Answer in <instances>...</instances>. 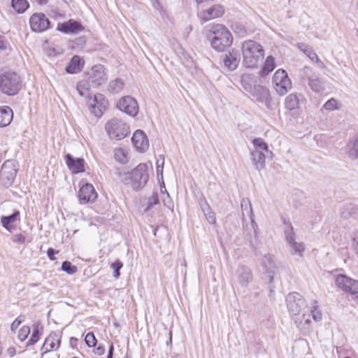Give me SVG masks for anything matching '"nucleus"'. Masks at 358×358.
<instances>
[{
	"label": "nucleus",
	"instance_id": "obj_1",
	"mask_svg": "<svg viewBox=\"0 0 358 358\" xmlns=\"http://www.w3.org/2000/svg\"><path fill=\"white\" fill-rule=\"evenodd\" d=\"M207 38L211 47L217 52H223L233 42V37L229 30L223 24H213L208 26Z\"/></svg>",
	"mask_w": 358,
	"mask_h": 358
},
{
	"label": "nucleus",
	"instance_id": "obj_2",
	"mask_svg": "<svg viewBox=\"0 0 358 358\" xmlns=\"http://www.w3.org/2000/svg\"><path fill=\"white\" fill-rule=\"evenodd\" d=\"M243 64L247 68H257L264 57L263 47L257 41L248 40L242 44Z\"/></svg>",
	"mask_w": 358,
	"mask_h": 358
},
{
	"label": "nucleus",
	"instance_id": "obj_3",
	"mask_svg": "<svg viewBox=\"0 0 358 358\" xmlns=\"http://www.w3.org/2000/svg\"><path fill=\"white\" fill-rule=\"evenodd\" d=\"M21 86V78L15 72L6 71L0 76V90L3 94L15 95L18 93Z\"/></svg>",
	"mask_w": 358,
	"mask_h": 358
},
{
	"label": "nucleus",
	"instance_id": "obj_4",
	"mask_svg": "<svg viewBox=\"0 0 358 358\" xmlns=\"http://www.w3.org/2000/svg\"><path fill=\"white\" fill-rule=\"evenodd\" d=\"M148 178L146 164H140L131 173H124L122 180H130L132 188L138 190L145 185Z\"/></svg>",
	"mask_w": 358,
	"mask_h": 358
},
{
	"label": "nucleus",
	"instance_id": "obj_5",
	"mask_svg": "<svg viewBox=\"0 0 358 358\" xmlns=\"http://www.w3.org/2000/svg\"><path fill=\"white\" fill-rule=\"evenodd\" d=\"M105 129L109 137L117 141L124 138L130 132L129 126L117 118L108 121Z\"/></svg>",
	"mask_w": 358,
	"mask_h": 358
},
{
	"label": "nucleus",
	"instance_id": "obj_6",
	"mask_svg": "<svg viewBox=\"0 0 358 358\" xmlns=\"http://www.w3.org/2000/svg\"><path fill=\"white\" fill-rule=\"evenodd\" d=\"M273 87L280 96L285 95L292 87V81L287 72L283 69H278L273 76Z\"/></svg>",
	"mask_w": 358,
	"mask_h": 358
},
{
	"label": "nucleus",
	"instance_id": "obj_7",
	"mask_svg": "<svg viewBox=\"0 0 358 358\" xmlns=\"http://www.w3.org/2000/svg\"><path fill=\"white\" fill-rule=\"evenodd\" d=\"M287 306L289 312L293 315H303L306 317V303L303 296L297 292L289 293L286 299Z\"/></svg>",
	"mask_w": 358,
	"mask_h": 358
},
{
	"label": "nucleus",
	"instance_id": "obj_8",
	"mask_svg": "<svg viewBox=\"0 0 358 358\" xmlns=\"http://www.w3.org/2000/svg\"><path fill=\"white\" fill-rule=\"evenodd\" d=\"M263 271L269 278V282H273L274 277L278 273L279 268L274 255H265L262 260Z\"/></svg>",
	"mask_w": 358,
	"mask_h": 358
},
{
	"label": "nucleus",
	"instance_id": "obj_9",
	"mask_svg": "<svg viewBox=\"0 0 358 358\" xmlns=\"http://www.w3.org/2000/svg\"><path fill=\"white\" fill-rule=\"evenodd\" d=\"M17 169L13 162L6 161L1 166L0 172V180L5 187L10 186L16 176Z\"/></svg>",
	"mask_w": 358,
	"mask_h": 358
},
{
	"label": "nucleus",
	"instance_id": "obj_10",
	"mask_svg": "<svg viewBox=\"0 0 358 358\" xmlns=\"http://www.w3.org/2000/svg\"><path fill=\"white\" fill-rule=\"evenodd\" d=\"M88 80L94 86L105 83L108 79L105 67L101 64H96L87 73Z\"/></svg>",
	"mask_w": 358,
	"mask_h": 358
},
{
	"label": "nucleus",
	"instance_id": "obj_11",
	"mask_svg": "<svg viewBox=\"0 0 358 358\" xmlns=\"http://www.w3.org/2000/svg\"><path fill=\"white\" fill-rule=\"evenodd\" d=\"M89 105L90 113L99 117L107 108L108 101L103 94L98 93L89 99Z\"/></svg>",
	"mask_w": 358,
	"mask_h": 358
},
{
	"label": "nucleus",
	"instance_id": "obj_12",
	"mask_svg": "<svg viewBox=\"0 0 358 358\" xmlns=\"http://www.w3.org/2000/svg\"><path fill=\"white\" fill-rule=\"evenodd\" d=\"M29 24L33 31L43 32L48 29L50 20L42 13H34L29 19Z\"/></svg>",
	"mask_w": 358,
	"mask_h": 358
},
{
	"label": "nucleus",
	"instance_id": "obj_13",
	"mask_svg": "<svg viewBox=\"0 0 358 358\" xmlns=\"http://www.w3.org/2000/svg\"><path fill=\"white\" fill-rule=\"evenodd\" d=\"M117 108L132 117L136 116L138 112L137 101L130 96L122 97L117 103Z\"/></svg>",
	"mask_w": 358,
	"mask_h": 358
},
{
	"label": "nucleus",
	"instance_id": "obj_14",
	"mask_svg": "<svg viewBox=\"0 0 358 358\" xmlns=\"http://www.w3.org/2000/svg\"><path fill=\"white\" fill-rule=\"evenodd\" d=\"M338 287L351 294L358 293V281L352 280L345 275H339L336 278Z\"/></svg>",
	"mask_w": 358,
	"mask_h": 358
},
{
	"label": "nucleus",
	"instance_id": "obj_15",
	"mask_svg": "<svg viewBox=\"0 0 358 358\" xmlns=\"http://www.w3.org/2000/svg\"><path fill=\"white\" fill-rule=\"evenodd\" d=\"M78 198L81 204L92 203L96 199L97 193L92 184L86 183L80 189Z\"/></svg>",
	"mask_w": 358,
	"mask_h": 358
},
{
	"label": "nucleus",
	"instance_id": "obj_16",
	"mask_svg": "<svg viewBox=\"0 0 358 358\" xmlns=\"http://www.w3.org/2000/svg\"><path fill=\"white\" fill-rule=\"evenodd\" d=\"M304 100L301 94L292 93L288 95L285 100V107L292 113V115H299V106L301 101Z\"/></svg>",
	"mask_w": 358,
	"mask_h": 358
},
{
	"label": "nucleus",
	"instance_id": "obj_17",
	"mask_svg": "<svg viewBox=\"0 0 358 358\" xmlns=\"http://www.w3.org/2000/svg\"><path fill=\"white\" fill-rule=\"evenodd\" d=\"M224 13V9L222 5L215 4L210 8L201 12L199 14V17L204 22H207L213 19L222 16Z\"/></svg>",
	"mask_w": 358,
	"mask_h": 358
},
{
	"label": "nucleus",
	"instance_id": "obj_18",
	"mask_svg": "<svg viewBox=\"0 0 358 358\" xmlns=\"http://www.w3.org/2000/svg\"><path fill=\"white\" fill-rule=\"evenodd\" d=\"M61 336L57 332H51L45 338V342L41 348L43 354L48 352L51 350H55L59 348L61 343Z\"/></svg>",
	"mask_w": 358,
	"mask_h": 358
},
{
	"label": "nucleus",
	"instance_id": "obj_19",
	"mask_svg": "<svg viewBox=\"0 0 358 358\" xmlns=\"http://www.w3.org/2000/svg\"><path fill=\"white\" fill-rule=\"evenodd\" d=\"M68 168L73 173H79L85 171V161L83 158H74L71 155L65 156Z\"/></svg>",
	"mask_w": 358,
	"mask_h": 358
},
{
	"label": "nucleus",
	"instance_id": "obj_20",
	"mask_svg": "<svg viewBox=\"0 0 358 358\" xmlns=\"http://www.w3.org/2000/svg\"><path fill=\"white\" fill-rule=\"evenodd\" d=\"M238 283L242 287H246L252 280V273L250 268L244 265L239 266L236 271Z\"/></svg>",
	"mask_w": 358,
	"mask_h": 358
},
{
	"label": "nucleus",
	"instance_id": "obj_21",
	"mask_svg": "<svg viewBox=\"0 0 358 358\" xmlns=\"http://www.w3.org/2000/svg\"><path fill=\"white\" fill-rule=\"evenodd\" d=\"M131 141L134 146L141 152H143L148 148V139L145 134L141 130H137L134 132Z\"/></svg>",
	"mask_w": 358,
	"mask_h": 358
},
{
	"label": "nucleus",
	"instance_id": "obj_22",
	"mask_svg": "<svg viewBox=\"0 0 358 358\" xmlns=\"http://www.w3.org/2000/svg\"><path fill=\"white\" fill-rule=\"evenodd\" d=\"M240 62V55L238 51L232 50L226 54L223 58V63L230 71L236 69Z\"/></svg>",
	"mask_w": 358,
	"mask_h": 358
},
{
	"label": "nucleus",
	"instance_id": "obj_23",
	"mask_svg": "<svg viewBox=\"0 0 358 358\" xmlns=\"http://www.w3.org/2000/svg\"><path fill=\"white\" fill-rule=\"evenodd\" d=\"M58 29L66 34H77L81 31L83 28L77 21L70 20L59 25Z\"/></svg>",
	"mask_w": 358,
	"mask_h": 358
},
{
	"label": "nucleus",
	"instance_id": "obj_24",
	"mask_svg": "<svg viewBox=\"0 0 358 358\" xmlns=\"http://www.w3.org/2000/svg\"><path fill=\"white\" fill-rule=\"evenodd\" d=\"M298 48L302 51L311 61L315 62L321 68L324 67V63L319 59L317 54L307 44L299 43L296 44Z\"/></svg>",
	"mask_w": 358,
	"mask_h": 358
},
{
	"label": "nucleus",
	"instance_id": "obj_25",
	"mask_svg": "<svg viewBox=\"0 0 358 358\" xmlns=\"http://www.w3.org/2000/svg\"><path fill=\"white\" fill-rule=\"evenodd\" d=\"M83 66V59L78 55H74L66 66V71L69 73H77L82 71Z\"/></svg>",
	"mask_w": 358,
	"mask_h": 358
},
{
	"label": "nucleus",
	"instance_id": "obj_26",
	"mask_svg": "<svg viewBox=\"0 0 358 358\" xmlns=\"http://www.w3.org/2000/svg\"><path fill=\"white\" fill-rule=\"evenodd\" d=\"M347 150L350 159L355 160L358 158V133L349 140Z\"/></svg>",
	"mask_w": 358,
	"mask_h": 358
},
{
	"label": "nucleus",
	"instance_id": "obj_27",
	"mask_svg": "<svg viewBox=\"0 0 358 358\" xmlns=\"http://www.w3.org/2000/svg\"><path fill=\"white\" fill-rule=\"evenodd\" d=\"M241 208L242 210L243 221H245L246 217H248L252 223L254 222V213L250 199L248 198L243 199L241 202Z\"/></svg>",
	"mask_w": 358,
	"mask_h": 358
},
{
	"label": "nucleus",
	"instance_id": "obj_28",
	"mask_svg": "<svg viewBox=\"0 0 358 358\" xmlns=\"http://www.w3.org/2000/svg\"><path fill=\"white\" fill-rule=\"evenodd\" d=\"M13 113L8 106L0 108V127H5L10 124L13 120Z\"/></svg>",
	"mask_w": 358,
	"mask_h": 358
},
{
	"label": "nucleus",
	"instance_id": "obj_29",
	"mask_svg": "<svg viewBox=\"0 0 358 358\" xmlns=\"http://www.w3.org/2000/svg\"><path fill=\"white\" fill-rule=\"evenodd\" d=\"M252 160L255 168L261 170L265 166V155L259 150H255L251 152Z\"/></svg>",
	"mask_w": 358,
	"mask_h": 358
},
{
	"label": "nucleus",
	"instance_id": "obj_30",
	"mask_svg": "<svg viewBox=\"0 0 358 358\" xmlns=\"http://www.w3.org/2000/svg\"><path fill=\"white\" fill-rule=\"evenodd\" d=\"M308 85L313 91L317 93H320L324 90L323 82L315 74L308 76Z\"/></svg>",
	"mask_w": 358,
	"mask_h": 358
},
{
	"label": "nucleus",
	"instance_id": "obj_31",
	"mask_svg": "<svg viewBox=\"0 0 358 358\" xmlns=\"http://www.w3.org/2000/svg\"><path fill=\"white\" fill-rule=\"evenodd\" d=\"M357 212V206L352 203H345L343 205L340 210L341 215L345 219L355 215Z\"/></svg>",
	"mask_w": 358,
	"mask_h": 358
},
{
	"label": "nucleus",
	"instance_id": "obj_32",
	"mask_svg": "<svg viewBox=\"0 0 358 358\" xmlns=\"http://www.w3.org/2000/svg\"><path fill=\"white\" fill-rule=\"evenodd\" d=\"M275 68V59L272 56H268L264 62V64L259 72L262 77L268 76Z\"/></svg>",
	"mask_w": 358,
	"mask_h": 358
},
{
	"label": "nucleus",
	"instance_id": "obj_33",
	"mask_svg": "<svg viewBox=\"0 0 358 358\" xmlns=\"http://www.w3.org/2000/svg\"><path fill=\"white\" fill-rule=\"evenodd\" d=\"M43 327L41 322H38L33 325V332L30 339L27 343V345H32L35 344L40 338V336L42 334Z\"/></svg>",
	"mask_w": 358,
	"mask_h": 358
},
{
	"label": "nucleus",
	"instance_id": "obj_34",
	"mask_svg": "<svg viewBox=\"0 0 358 358\" xmlns=\"http://www.w3.org/2000/svg\"><path fill=\"white\" fill-rule=\"evenodd\" d=\"M287 244L290 248V253L292 255L303 257L305 251V246L303 243L297 242L295 240L293 242H290Z\"/></svg>",
	"mask_w": 358,
	"mask_h": 358
},
{
	"label": "nucleus",
	"instance_id": "obj_35",
	"mask_svg": "<svg viewBox=\"0 0 358 358\" xmlns=\"http://www.w3.org/2000/svg\"><path fill=\"white\" fill-rule=\"evenodd\" d=\"M90 83L89 80H80L77 83V86H76L77 90H78L79 94L81 96H84L87 99H90L91 97L90 92V83Z\"/></svg>",
	"mask_w": 358,
	"mask_h": 358
},
{
	"label": "nucleus",
	"instance_id": "obj_36",
	"mask_svg": "<svg viewBox=\"0 0 358 358\" xmlns=\"http://www.w3.org/2000/svg\"><path fill=\"white\" fill-rule=\"evenodd\" d=\"M19 219L20 212L18 210H15L10 215L1 217V221L3 227L6 229H9L10 224Z\"/></svg>",
	"mask_w": 358,
	"mask_h": 358
},
{
	"label": "nucleus",
	"instance_id": "obj_37",
	"mask_svg": "<svg viewBox=\"0 0 358 358\" xmlns=\"http://www.w3.org/2000/svg\"><path fill=\"white\" fill-rule=\"evenodd\" d=\"M124 83L121 78H116L110 82L108 90L113 93H119L124 88Z\"/></svg>",
	"mask_w": 358,
	"mask_h": 358
},
{
	"label": "nucleus",
	"instance_id": "obj_38",
	"mask_svg": "<svg viewBox=\"0 0 358 358\" xmlns=\"http://www.w3.org/2000/svg\"><path fill=\"white\" fill-rule=\"evenodd\" d=\"M11 5L18 13H24L29 8V3L27 0H12Z\"/></svg>",
	"mask_w": 358,
	"mask_h": 358
},
{
	"label": "nucleus",
	"instance_id": "obj_39",
	"mask_svg": "<svg viewBox=\"0 0 358 358\" xmlns=\"http://www.w3.org/2000/svg\"><path fill=\"white\" fill-rule=\"evenodd\" d=\"M286 224V227L284 230L285 240L287 243L290 242H293L296 239V234L294 231V227H292L291 222H285Z\"/></svg>",
	"mask_w": 358,
	"mask_h": 358
},
{
	"label": "nucleus",
	"instance_id": "obj_40",
	"mask_svg": "<svg viewBox=\"0 0 358 358\" xmlns=\"http://www.w3.org/2000/svg\"><path fill=\"white\" fill-rule=\"evenodd\" d=\"M114 157L117 162L123 164L128 162L127 152L122 148L115 149Z\"/></svg>",
	"mask_w": 358,
	"mask_h": 358
},
{
	"label": "nucleus",
	"instance_id": "obj_41",
	"mask_svg": "<svg viewBox=\"0 0 358 358\" xmlns=\"http://www.w3.org/2000/svg\"><path fill=\"white\" fill-rule=\"evenodd\" d=\"M164 165V155H159L156 162V172L157 177L159 180H163V169Z\"/></svg>",
	"mask_w": 358,
	"mask_h": 358
},
{
	"label": "nucleus",
	"instance_id": "obj_42",
	"mask_svg": "<svg viewBox=\"0 0 358 358\" xmlns=\"http://www.w3.org/2000/svg\"><path fill=\"white\" fill-rule=\"evenodd\" d=\"M256 90L260 94L259 96L257 98L258 101L267 102L270 99L269 91L266 88L258 87Z\"/></svg>",
	"mask_w": 358,
	"mask_h": 358
},
{
	"label": "nucleus",
	"instance_id": "obj_43",
	"mask_svg": "<svg viewBox=\"0 0 358 358\" xmlns=\"http://www.w3.org/2000/svg\"><path fill=\"white\" fill-rule=\"evenodd\" d=\"M310 313L315 322H319L322 320V313L320 310H318L317 302L316 301H313L312 303Z\"/></svg>",
	"mask_w": 358,
	"mask_h": 358
},
{
	"label": "nucleus",
	"instance_id": "obj_44",
	"mask_svg": "<svg viewBox=\"0 0 358 358\" xmlns=\"http://www.w3.org/2000/svg\"><path fill=\"white\" fill-rule=\"evenodd\" d=\"M255 150H259L262 152L265 151L268 152V145L261 138H255L252 141Z\"/></svg>",
	"mask_w": 358,
	"mask_h": 358
},
{
	"label": "nucleus",
	"instance_id": "obj_45",
	"mask_svg": "<svg viewBox=\"0 0 358 358\" xmlns=\"http://www.w3.org/2000/svg\"><path fill=\"white\" fill-rule=\"evenodd\" d=\"M62 270L68 274H74L77 271V267L71 264L70 262L65 261L62 264Z\"/></svg>",
	"mask_w": 358,
	"mask_h": 358
},
{
	"label": "nucleus",
	"instance_id": "obj_46",
	"mask_svg": "<svg viewBox=\"0 0 358 358\" xmlns=\"http://www.w3.org/2000/svg\"><path fill=\"white\" fill-rule=\"evenodd\" d=\"M352 250L358 256V229L354 230L352 234Z\"/></svg>",
	"mask_w": 358,
	"mask_h": 358
},
{
	"label": "nucleus",
	"instance_id": "obj_47",
	"mask_svg": "<svg viewBox=\"0 0 358 358\" xmlns=\"http://www.w3.org/2000/svg\"><path fill=\"white\" fill-rule=\"evenodd\" d=\"M110 266L113 269V277L116 279L118 278L120 275V270L123 266L122 263L120 260H117L115 262L112 263Z\"/></svg>",
	"mask_w": 358,
	"mask_h": 358
},
{
	"label": "nucleus",
	"instance_id": "obj_48",
	"mask_svg": "<svg viewBox=\"0 0 358 358\" xmlns=\"http://www.w3.org/2000/svg\"><path fill=\"white\" fill-rule=\"evenodd\" d=\"M163 187L165 188L164 183L163 182ZM161 191L162 193H164V191L162 189V186H161ZM164 192L166 194V198L163 199V203L165 206H166L169 209H173V202L171 201L169 194H168L166 189H164Z\"/></svg>",
	"mask_w": 358,
	"mask_h": 358
},
{
	"label": "nucleus",
	"instance_id": "obj_49",
	"mask_svg": "<svg viewBox=\"0 0 358 358\" xmlns=\"http://www.w3.org/2000/svg\"><path fill=\"white\" fill-rule=\"evenodd\" d=\"M85 343L89 347H94L96 343V339L94 334L92 332H89L85 336Z\"/></svg>",
	"mask_w": 358,
	"mask_h": 358
},
{
	"label": "nucleus",
	"instance_id": "obj_50",
	"mask_svg": "<svg viewBox=\"0 0 358 358\" xmlns=\"http://www.w3.org/2000/svg\"><path fill=\"white\" fill-rule=\"evenodd\" d=\"M30 333V328L28 326L22 327L18 332V338L21 341H24Z\"/></svg>",
	"mask_w": 358,
	"mask_h": 358
},
{
	"label": "nucleus",
	"instance_id": "obj_51",
	"mask_svg": "<svg viewBox=\"0 0 358 358\" xmlns=\"http://www.w3.org/2000/svg\"><path fill=\"white\" fill-rule=\"evenodd\" d=\"M159 203L158 194L157 192H153L152 196L148 199V207L146 210H148L153 206Z\"/></svg>",
	"mask_w": 358,
	"mask_h": 358
},
{
	"label": "nucleus",
	"instance_id": "obj_52",
	"mask_svg": "<svg viewBox=\"0 0 358 358\" xmlns=\"http://www.w3.org/2000/svg\"><path fill=\"white\" fill-rule=\"evenodd\" d=\"M323 107L327 110H333L338 108L337 101L334 99L328 100L323 106Z\"/></svg>",
	"mask_w": 358,
	"mask_h": 358
},
{
	"label": "nucleus",
	"instance_id": "obj_53",
	"mask_svg": "<svg viewBox=\"0 0 358 358\" xmlns=\"http://www.w3.org/2000/svg\"><path fill=\"white\" fill-rule=\"evenodd\" d=\"M204 215L210 224H213L215 223V222H216L215 215V213L213 212H212V210H210V211L204 213Z\"/></svg>",
	"mask_w": 358,
	"mask_h": 358
},
{
	"label": "nucleus",
	"instance_id": "obj_54",
	"mask_svg": "<svg viewBox=\"0 0 358 358\" xmlns=\"http://www.w3.org/2000/svg\"><path fill=\"white\" fill-rule=\"evenodd\" d=\"M199 204H200L201 208L203 214L211 210L210 206L208 205V203H207V201L206 200H201L200 201Z\"/></svg>",
	"mask_w": 358,
	"mask_h": 358
},
{
	"label": "nucleus",
	"instance_id": "obj_55",
	"mask_svg": "<svg viewBox=\"0 0 358 358\" xmlns=\"http://www.w3.org/2000/svg\"><path fill=\"white\" fill-rule=\"evenodd\" d=\"M22 322V320L20 317H18L15 320V321L11 324L10 329L12 331H15Z\"/></svg>",
	"mask_w": 358,
	"mask_h": 358
},
{
	"label": "nucleus",
	"instance_id": "obj_56",
	"mask_svg": "<svg viewBox=\"0 0 358 358\" xmlns=\"http://www.w3.org/2000/svg\"><path fill=\"white\" fill-rule=\"evenodd\" d=\"M25 236L21 234L15 235L13 239V242L18 243H24L25 242Z\"/></svg>",
	"mask_w": 358,
	"mask_h": 358
},
{
	"label": "nucleus",
	"instance_id": "obj_57",
	"mask_svg": "<svg viewBox=\"0 0 358 358\" xmlns=\"http://www.w3.org/2000/svg\"><path fill=\"white\" fill-rule=\"evenodd\" d=\"M57 252H56L53 248H50L47 250V255L50 260H55V254Z\"/></svg>",
	"mask_w": 358,
	"mask_h": 358
},
{
	"label": "nucleus",
	"instance_id": "obj_58",
	"mask_svg": "<svg viewBox=\"0 0 358 358\" xmlns=\"http://www.w3.org/2000/svg\"><path fill=\"white\" fill-rule=\"evenodd\" d=\"M104 352H105V348L103 346H99L95 350V353L99 355H101L104 354Z\"/></svg>",
	"mask_w": 358,
	"mask_h": 358
},
{
	"label": "nucleus",
	"instance_id": "obj_59",
	"mask_svg": "<svg viewBox=\"0 0 358 358\" xmlns=\"http://www.w3.org/2000/svg\"><path fill=\"white\" fill-rule=\"evenodd\" d=\"M0 49L1 50L6 49V45L4 44V42H3V41L1 38H0Z\"/></svg>",
	"mask_w": 358,
	"mask_h": 358
},
{
	"label": "nucleus",
	"instance_id": "obj_60",
	"mask_svg": "<svg viewBox=\"0 0 358 358\" xmlns=\"http://www.w3.org/2000/svg\"><path fill=\"white\" fill-rule=\"evenodd\" d=\"M196 2L199 4V3H205V2H212L213 1V0H195Z\"/></svg>",
	"mask_w": 358,
	"mask_h": 358
},
{
	"label": "nucleus",
	"instance_id": "obj_61",
	"mask_svg": "<svg viewBox=\"0 0 358 358\" xmlns=\"http://www.w3.org/2000/svg\"><path fill=\"white\" fill-rule=\"evenodd\" d=\"M113 349H114V348H113V345L112 344V345H110V348H109L108 355H113Z\"/></svg>",
	"mask_w": 358,
	"mask_h": 358
},
{
	"label": "nucleus",
	"instance_id": "obj_62",
	"mask_svg": "<svg viewBox=\"0 0 358 358\" xmlns=\"http://www.w3.org/2000/svg\"><path fill=\"white\" fill-rule=\"evenodd\" d=\"M40 4H44L47 3V0H36Z\"/></svg>",
	"mask_w": 358,
	"mask_h": 358
},
{
	"label": "nucleus",
	"instance_id": "obj_63",
	"mask_svg": "<svg viewBox=\"0 0 358 358\" xmlns=\"http://www.w3.org/2000/svg\"><path fill=\"white\" fill-rule=\"evenodd\" d=\"M304 322H305V323L308 324V323H310V321L308 318H307V319H305Z\"/></svg>",
	"mask_w": 358,
	"mask_h": 358
},
{
	"label": "nucleus",
	"instance_id": "obj_64",
	"mask_svg": "<svg viewBox=\"0 0 358 358\" xmlns=\"http://www.w3.org/2000/svg\"><path fill=\"white\" fill-rule=\"evenodd\" d=\"M356 34V36L358 38V28L356 29V34Z\"/></svg>",
	"mask_w": 358,
	"mask_h": 358
}]
</instances>
